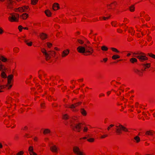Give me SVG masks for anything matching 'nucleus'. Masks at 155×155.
I'll list each match as a JSON object with an SVG mask.
<instances>
[{
    "instance_id": "55",
    "label": "nucleus",
    "mask_w": 155,
    "mask_h": 155,
    "mask_svg": "<svg viewBox=\"0 0 155 155\" xmlns=\"http://www.w3.org/2000/svg\"><path fill=\"white\" fill-rule=\"evenodd\" d=\"M114 125L113 124H110L107 127V130H110L111 129V128H112V127H114Z\"/></svg>"
},
{
    "instance_id": "26",
    "label": "nucleus",
    "mask_w": 155,
    "mask_h": 155,
    "mask_svg": "<svg viewBox=\"0 0 155 155\" xmlns=\"http://www.w3.org/2000/svg\"><path fill=\"white\" fill-rule=\"evenodd\" d=\"M124 89V86H121L120 87L119 90L116 92V93L117 95H120L121 94V92L120 91H121V92L123 91Z\"/></svg>"
},
{
    "instance_id": "33",
    "label": "nucleus",
    "mask_w": 155,
    "mask_h": 155,
    "mask_svg": "<svg viewBox=\"0 0 155 155\" xmlns=\"http://www.w3.org/2000/svg\"><path fill=\"white\" fill-rule=\"evenodd\" d=\"M154 132V131L152 130H150L147 131L145 133V135H152Z\"/></svg>"
},
{
    "instance_id": "35",
    "label": "nucleus",
    "mask_w": 155,
    "mask_h": 155,
    "mask_svg": "<svg viewBox=\"0 0 155 155\" xmlns=\"http://www.w3.org/2000/svg\"><path fill=\"white\" fill-rule=\"evenodd\" d=\"M135 107L137 109L138 108H141L142 107V105L140 104H139L138 102H136L135 103Z\"/></svg>"
},
{
    "instance_id": "42",
    "label": "nucleus",
    "mask_w": 155,
    "mask_h": 155,
    "mask_svg": "<svg viewBox=\"0 0 155 155\" xmlns=\"http://www.w3.org/2000/svg\"><path fill=\"white\" fill-rule=\"evenodd\" d=\"M129 10L131 12H134L135 10L134 5H131L129 7Z\"/></svg>"
},
{
    "instance_id": "34",
    "label": "nucleus",
    "mask_w": 155,
    "mask_h": 155,
    "mask_svg": "<svg viewBox=\"0 0 155 155\" xmlns=\"http://www.w3.org/2000/svg\"><path fill=\"white\" fill-rule=\"evenodd\" d=\"M111 24L112 26L115 27H117L120 25V23H118L116 21H113L112 22Z\"/></svg>"
},
{
    "instance_id": "64",
    "label": "nucleus",
    "mask_w": 155,
    "mask_h": 155,
    "mask_svg": "<svg viewBox=\"0 0 155 155\" xmlns=\"http://www.w3.org/2000/svg\"><path fill=\"white\" fill-rule=\"evenodd\" d=\"M108 60V59L107 58H105L103 59V61L104 62H106Z\"/></svg>"
},
{
    "instance_id": "30",
    "label": "nucleus",
    "mask_w": 155,
    "mask_h": 155,
    "mask_svg": "<svg viewBox=\"0 0 155 155\" xmlns=\"http://www.w3.org/2000/svg\"><path fill=\"white\" fill-rule=\"evenodd\" d=\"M5 71V66L1 63L0 61V71Z\"/></svg>"
},
{
    "instance_id": "49",
    "label": "nucleus",
    "mask_w": 155,
    "mask_h": 155,
    "mask_svg": "<svg viewBox=\"0 0 155 155\" xmlns=\"http://www.w3.org/2000/svg\"><path fill=\"white\" fill-rule=\"evenodd\" d=\"M69 118V116L67 114H64L63 116V119L64 120H67Z\"/></svg>"
},
{
    "instance_id": "40",
    "label": "nucleus",
    "mask_w": 155,
    "mask_h": 155,
    "mask_svg": "<svg viewBox=\"0 0 155 155\" xmlns=\"http://www.w3.org/2000/svg\"><path fill=\"white\" fill-rule=\"evenodd\" d=\"M1 77L2 78H8V77L7 76L5 72L4 71H2V72L1 74Z\"/></svg>"
},
{
    "instance_id": "18",
    "label": "nucleus",
    "mask_w": 155,
    "mask_h": 155,
    "mask_svg": "<svg viewBox=\"0 0 155 155\" xmlns=\"http://www.w3.org/2000/svg\"><path fill=\"white\" fill-rule=\"evenodd\" d=\"M130 96L129 94H126L123 97L121 98L122 101H123L124 103H125L127 101V98H128Z\"/></svg>"
},
{
    "instance_id": "29",
    "label": "nucleus",
    "mask_w": 155,
    "mask_h": 155,
    "mask_svg": "<svg viewBox=\"0 0 155 155\" xmlns=\"http://www.w3.org/2000/svg\"><path fill=\"white\" fill-rule=\"evenodd\" d=\"M128 31L130 33H131V35H134L135 31L133 29L132 27H129V28H128Z\"/></svg>"
},
{
    "instance_id": "47",
    "label": "nucleus",
    "mask_w": 155,
    "mask_h": 155,
    "mask_svg": "<svg viewBox=\"0 0 155 155\" xmlns=\"http://www.w3.org/2000/svg\"><path fill=\"white\" fill-rule=\"evenodd\" d=\"M88 130V128L87 126H84L83 128V131L84 133L87 132Z\"/></svg>"
},
{
    "instance_id": "9",
    "label": "nucleus",
    "mask_w": 155,
    "mask_h": 155,
    "mask_svg": "<svg viewBox=\"0 0 155 155\" xmlns=\"http://www.w3.org/2000/svg\"><path fill=\"white\" fill-rule=\"evenodd\" d=\"M73 151L74 154L77 155H85L83 152L80 150L78 146H74L73 148Z\"/></svg>"
},
{
    "instance_id": "27",
    "label": "nucleus",
    "mask_w": 155,
    "mask_h": 155,
    "mask_svg": "<svg viewBox=\"0 0 155 155\" xmlns=\"http://www.w3.org/2000/svg\"><path fill=\"white\" fill-rule=\"evenodd\" d=\"M134 71L135 73L140 76H141L143 74L142 71L141 70L137 69H135L134 70Z\"/></svg>"
},
{
    "instance_id": "58",
    "label": "nucleus",
    "mask_w": 155,
    "mask_h": 155,
    "mask_svg": "<svg viewBox=\"0 0 155 155\" xmlns=\"http://www.w3.org/2000/svg\"><path fill=\"white\" fill-rule=\"evenodd\" d=\"M25 137L27 138H29L31 137V136L29 134H26L25 135Z\"/></svg>"
},
{
    "instance_id": "52",
    "label": "nucleus",
    "mask_w": 155,
    "mask_h": 155,
    "mask_svg": "<svg viewBox=\"0 0 155 155\" xmlns=\"http://www.w3.org/2000/svg\"><path fill=\"white\" fill-rule=\"evenodd\" d=\"M23 27L21 25H19L18 27V29L19 31L21 32L23 29Z\"/></svg>"
},
{
    "instance_id": "21",
    "label": "nucleus",
    "mask_w": 155,
    "mask_h": 155,
    "mask_svg": "<svg viewBox=\"0 0 155 155\" xmlns=\"http://www.w3.org/2000/svg\"><path fill=\"white\" fill-rule=\"evenodd\" d=\"M52 8L54 10H57L60 8L59 5L58 3H54L53 5Z\"/></svg>"
},
{
    "instance_id": "46",
    "label": "nucleus",
    "mask_w": 155,
    "mask_h": 155,
    "mask_svg": "<svg viewBox=\"0 0 155 155\" xmlns=\"http://www.w3.org/2000/svg\"><path fill=\"white\" fill-rule=\"evenodd\" d=\"M81 114L84 116H85L87 114L86 111L84 109H81Z\"/></svg>"
},
{
    "instance_id": "57",
    "label": "nucleus",
    "mask_w": 155,
    "mask_h": 155,
    "mask_svg": "<svg viewBox=\"0 0 155 155\" xmlns=\"http://www.w3.org/2000/svg\"><path fill=\"white\" fill-rule=\"evenodd\" d=\"M26 35H24L23 36H21L20 37V38L21 39V40H24V41H25V39H25V38H26Z\"/></svg>"
},
{
    "instance_id": "14",
    "label": "nucleus",
    "mask_w": 155,
    "mask_h": 155,
    "mask_svg": "<svg viewBox=\"0 0 155 155\" xmlns=\"http://www.w3.org/2000/svg\"><path fill=\"white\" fill-rule=\"evenodd\" d=\"M8 125V126H7L8 127H10L12 128H14L15 126V121L14 120H10Z\"/></svg>"
},
{
    "instance_id": "44",
    "label": "nucleus",
    "mask_w": 155,
    "mask_h": 155,
    "mask_svg": "<svg viewBox=\"0 0 155 155\" xmlns=\"http://www.w3.org/2000/svg\"><path fill=\"white\" fill-rule=\"evenodd\" d=\"M110 49L112 50V51L116 53H119L120 51H118L117 49L114 48H110Z\"/></svg>"
},
{
    "instance_id": "36",
    "label": "nucleus",
    "mask_w": 155,
    "mask_h": 155,
    "mask_svg": "<svg viewBox=\"0 0 155 155\" xmlns=\"http://www.w3.org/2000/svg\"><path fill=\"white\" fill-rule=\"evenodd\" d=\"M130 61L131 63L134 64L135 63L137 62V60L136 58H133L130 59Z\"/></svg>"
},
{
    "instance_id": "4",
    "label": "nucleus",
    "mask_w": 155,
    "mask_h": 155,
    "mask_svg": "<svg viewBox=\"0 0 155 155\" xmlns=\"http://www.w3.org/2000/svg\"><path fill=\"white\" fill-rule=\"evenodd\" d=\"M19 15L17 13L11 14L8 17V21L12 22H18L19 21Z\"/></svg>"
},
{
    "instance_id": "51",
    "label": "nucleus",
    "mask_w": 155,
    "mask_h": 155,
    "mask_svg": "<svg viewBox=\"0 0 155 155\" xmlns=\"http://www.w3.org/2000/svg\"><path fill=\"white\" fill-rule=\"evenodd\" d=\"M46 44L48 48H51L52 46V44L50 42L47 43Z\"/></svg>"
},
{
    "instance_id": "12",
    "label": "nucleus",
    "mask_w": 155,
    "mask_h": 155,
    "mask_svg": "<svg viewBox=\"0 0 155 155\" xmlns=\"http://www.w3.org/2000/svg\"><path fill=\"white\" fill-rule=\"evenodd\" d=\"M86 44H85L84 46H78L77 48V51L79 53L84 54V55Z\"/></svg>"
},
{
    "instance_id": "53",
    "label": "nucleus",
    "mask_w": 155,
    "mask_h": 155,
    "mask_svg": "<svg viewBox=\"0 0 155 155\" xmlns=\"http://www.w3.org/2000/svg\"><path fill=\"white\" fill-rule=\"evenodd\" d=\"M4 32V30L2 28L0 27V35H2Z\"/></svg>"
},
{
    "instance_id": "13",
    "label": "nucleus",
    "mask_w": 155,
    "mask_h": 155,
    "mask_svg": "<svg viewBox=\"0 0 155 155\" xmlns=\"http://www.w3.org/2000/svg\"><path fill=\"white\" fill-rule=\"evenodd\" d=\"M28 151L30 155H38L37 153L34 151V147L32 145L29 147Z\"/></svg>"
},
{
    "instance_id": "31",
    "label": "nucleus",
    "mask_w": 155,
    "mask_h": 155,
    "mask_svg": "<svg viewBox=\"0 0 155 155\" xmlns=\"http://www.w3.org/2000/svg\"><path fill=\"white\" fill-rule=\"evenodd\" d=\"M143 66V71H146L147 69L149 68L150 66V63H147L144 64Z\"/></svg>"
},
{
    "instance_id": "39",
    "label": "nucleus",
    "mask_w": 155,
    "mask_h": 155,
    "mask_svg": "<svg viewBox=\"0 0 155 155\" xmlns=\"http://www.w3.org/2000/svg\"><path fill=\"white\" fill-rule=\"evenodd\" d=\"M50 132V130L49 129H45L44 130L43 133L44 134H48Z\"/></svg>"
},
{
    "instance_id": "8",
    "label": "nucleus",
    "mask_w": 155,
    "mask_h": 155,
    "mask_svg": "<svg viewBox=\"0 0 155 155\" xmlns=\"http://www.w3.org/2000/svg\"><path fill=\"white\" fill-rule=\"evenodd\" d=\"M14 10L16 12H27L29 10V8L28 6H24L22 7L15 8Z\"/></svg>"
},
{
    "instance_id": "37",
    "label": "nucleus",
    "mask_w": 155,
    "mask_h": 155,
    "mask_svg": "<svg viewBox=\"0 0 155 155\" xmlns=\"http://www.w3.org/2000/svg\"><path fill=\"white\" fill-rule=\"evenodd\" d=\"M120 58V56L117 54H114V55L112 57V59L115 60L117 59H119Z\"/></svg>"
},
{
    "instance_id": "60",
    "label": "nucleus",
    "mask_w": 155,
    "mask_h": 155,
    "mask_svg": "<svg viewBox=\"0 0 155 155\" xmlns=\"http://www.w3.org/2000/svg\"><path fill=\"white\" fill-rule=\"evenodd\" d=\"M35 142L38 141V138L36 137H35L33 138Z\"/></svg>"
},
{
    "instance_id": "17",
    "label": "nucleus",
    "mask_w": 155,
    "mask_h": 155,
    "mask_svg": "<svg viewBox=\"0 0 155 155\" xmlns=\"http://www.w3.org/2000/svg\"><path fill=\"white\" fill-rule=\"evenodd\" d=\"M70 50L68 49L64 50L61 54V57L64 58L66 57L69 53Z\"/></svg>"
},
{
    "instance_id": "32",
    "label": "nucleus",
    "mask_w": 155,
    "mask_h": 155,
    "mask_svg": "<svg viewBox=\"0 0 155 155\" xmlns=\"http://www.w3.org/2000/svg\"><path fill=\"white\" fill-rule=\"evenodd\" d=\"M45 13L48 17H50L51 15V13L49 10H46L45 11Z\"/></svg>"
},
{
    "instance_id": "11",
    "label": "nucleus",
    "mask_w": 155,
    "mask_h": 155,
    "mask_svg": "<svg viewBox=\"0 0 155 155\" xmlns=\"http://www.w3.org/2000/svg\"><path fill=\"white\" fill-rule=\"evenodd\" d=\"M81 123H78L76 124L74 127L71 124V127L74 130L77 132H80L81 130Z\"/></svg>"
},
{
    "instance_id": "50",
    "label": "nucleus",
    "mask_w": 155,
    "mask_h": 155,
    "mask_svg": "<svg viewBox=\"0 0 155 155\" xmlns=\"http://www.w3.org/2000/svg\"><path fill=\"white\" fill-rule=\"evenodd\" d=\"M129 20L127 18H124L123 22L125 24L129 22Z\"/></svg>"
},
{
    "instance_id": "54",
    "label": "nucleus",
    "mask_w": 155,
    "mask_h": 155,
    "mask_svg": "<svg viewBox=\"0 0 155 155\" xmlns=\"http://www.w3.org/2000/svg\"><path fill=\"white\" fill-rule=\"evenodd\" d=\"M24 153V152L23 151H21L18 152L16 154V155H23Z\"/></svg>"
},
{
    "instance_id": "61",
    "label": "nucleus",
    "mask_w": 155,
    "mask_h": 155,
    "mask_svg": "<svg viewBox=\"0 0 155 155\" xmlns=\"http://www.w3.org/2000/svg\"><path fill=\"white\" fill-rule=\"evenodd\" d=\"M41 107L42 108H44L45 107V104L44 103H42L41 104Z\"/></svg>"
},
{
    "instance_id": "20",
    "label": "nucleus",
    "mask_w": 155,
    "mask_h": 155,
    "mask_svg": "<svg viewBox=\"0 0 155 155\" xmlns=\"http://www.w3.org/2000/svg\"><path fill=\"white\" fill-rule=\"evenodd\" d=\"M133 141L134 143H138L140 141V139L138 136H137L134 137Z\"/></svg>"
},
{
    "instance_id": "43",
    "label": "nucleus",
    "mask_w": 155,
    "mask_h": 155,
    "mask_svg": "<svg viewBox=\"0 0 155 155\" xmlns=\"http://www.w3.org/2000/svg\"><path fill=\"white\" fill-rule=\"evenodd\" d=\"M39 0H31V4L35 5H36Z\"/></svg>"
},
{
    "instance_id": "22",
    "label": "nucleus",
    "mask_w": 155,
    "mask_h": 155,
    "mask_svg": "<svg viewBox=\"0 0 155 155\" xmlns=\"http://www.w3.org/2000/svg\"><path fill=\"white\" fill-rule=\"evenodd\" d=\"M8 59L5 56L2 54H0V60L3 62H6L8 61Z\"/></svg>"
},
{
    "instance_id": "16",
    "label": "nucleus",
    "mask_w": 155,
    "mask_h": 155,
    "mask_svg": "<svg viewBox=\"0 0 155 155\" xmlns=\"http://www.w3.org/2000/svg\"><path fill=\"white\" fill-rule=\"evenodd\" d=\"M117 3L116 2H114L110 4L107 5V8L109 9H114Z\"/></svg>"
},
{
    "instance_id": "28",
    "label": "nucleus",
    "mask_w": 155,
    "mask_h": 155,
    "mask_svg": "<svg viewBox=\"0 0 155 155\" xmlns=\"http://www.w3.org/2000/svg\"><path fill=\"white\" fill-rule=\"evenodd\" d=\"M25 42L26 44V45L29 46H31L32 45V42L31 41H29V40L25 39Z\"/></svg>"
},
{
    "instance_id": "24",
    "label": "nucleus",
    "mask_w": 155,
    "mask_h": 155,
    "mask_svg": "<svg viewBox=\"0 0 155 155\" xmlns=\"http://www.w3.org/2000/svg\"><path fill=\"white\" fill-rule=\"evenodd\" d=\"M28 15L27 13H23L20 16L21 19L23 20H26L28 17Z\"/></svg>"
},
{
    "instance_id": "6",
    "label": "nucleus",
    "mask_w": 155,
    "mask_h": 155,
    "mask_svg": "<svg viewBox=\"0 0 155 155\" xmlns=\"http://www.w3.org/2000/svg\"><path fill=\"white\" fill-rule=\"evenodd\" d=\"M89 44L90 42L89 41H87L85 45L84 55H90L93 52L94 50L93 48L88 45Z\"/></svg>"
},
{
    "instance_id": "3",
    "label": "nucleus",
    "mask_w": 155,
    "mask_h": 155,
    "mask_svg": "<svg viewBox=\"0 0 155 155\" xmlns=\"http://www.w3.org/2000/svg\"><path fill=\"white\" fill-rule=\"evenodd\" d=\"M116 127V133L118 134H121L122 133V131L125 132H130V129L120 124H117Z\"/></svg>"
},
{
    "instance_id": "10",
    "label": "nucleus",
    "mask_w": 155,
    "mask_h": 155,
    "mask_svg": "<svg viewBox=\"0 0 155 155\" xmlns=\"http://www.w3.org/2000/svg\"><path fill=\"white\" fill-rule=\"evenodd\" d=\"M81 102H79L78 103H76L74 104H72L71 105H66L65 107H69L73 109V111H76L77 110L76 109H74L78 106L81 104Z\"/></svg>"
},
{
    "instance_id": "2",
    "label": "nucleus",
    "mask_w": 155,
    "mask_h": 155,
    "mask_svg": "<svg viewBox=\"0 0 155 155\" xmlns=\"http://www.w3.org/2000/svg\"><path fill=\"white\" fill-rule=\"evenodd\" d=\"M41 51L45 55L47 61H49L51 57H54L55 56V52L54 51H50L47 52L45 49L43 48L41 49Z\"/></svg>"
},
{
    "instance_id": "19",
    "label": "nucleus",
    "mask_w": 155,
    "mask_h": 155,
    "mask_svg": "<svg viewBox=\"0 0 155 155\" xmlns=\"http://www.w3.org/2000/svg\"><path fill=\"white\" fill-rule=\"evenodd\" d=\"M84 38L78 39H77L76 42L77 44L80 45H81L84 44L86 43L84 41Z\"/></svg>"
},
{
    "instance_id": "48",
    "label": "nucleus",
    "mask_w": 155,
    "mask_h": 155,
    "mask_svg": "<svg viewBox=\"0 0 155 155\" xmlns=\"http://www.w3.org/2000/svg\"><path fill=\"white\" fill-rule=\"evenodd\" d=\"M109 18H110V17H100L99 18L100 20H107Z\"/></svg>"
},
{
    "instance_id": "41",
    "label": "nucleus",
    "mask_w": 155,
    "mask_h": 155,
    "mask_svg": "<svg viewBox=\"0 0 155 155\" xmlns=\"http://www.w3.org/2000/svg\"><path fill=\"white\" fill-rule=\"evenodd\" d=\"M19 51V49L17 47H15L13 49V51L15 53H18Z\"/></svg>"
},
{
    "instance_id": "1",
    "label": "nucleus",
    "mask_w": 155,
    "mask_h": 155,
    "mask_svg": "<svg viewBox=\"0 0 155 155\" xmlns=\"http://www.w3.org/2000/svg\"><path fill=\"white\" fill-rule=\"evenodd\" d=\"M13 78V76L11 74L8 76L7 78V84L6 85H1L0 84V92H3L5 88L7 89H10L12 86V80Z\"/></svg>"
},
{
    "instance_id": "15",
    "label": "nucleus",
    "mask_w": 155,
    "mask_h": 155,
    "mask_svg": "<svg viewBox=\"0 0 155 155\" xmlns=\"http://www.w3.org/2000/svg\"><path fill=\"white\" fill-rule=\"evenodd\" d=\"M51 150L54 153H57L58 150V148L55 145L51 146L50 148Z\"/></svg>"
},
{
    "instance_id": "63",
    "label": "nucleus",
    "mask_w": 155,
    "mask_h": 155,
    "mask_svg": "<svg viewBox=\"0 0 155 155\" xmlns=\"http://www.w3.org/2000/svg\"><path fill=\"white\" fill-rule=\"evenodd\" d=\"M104 94L103 93H101L99 95V97H104Z\"/></svg>"
},
{
    "instance_id": "5",
    "label": "nucleus",
    "mask_w": 155,
    "mask_h": 155,
    "mask_svg": "<svg viewBox=\"0 0 155 155\" xmlns=\"http://www.w3.org/2000/svg\"><path fill=\"white\" fill-rule=\"evenodd\" d=\"M134 54H136L137 55H134L133 57H135L138 58L141 61H143L148 59L147 58L146 55L143 53L138 52L137 53H134Z\"/></svg>"
},
{
    "instance_id": "38",
    "label": "nucleus",
    "mask_w": 155,
    "mask_h": 155,
    "mask_svg": "<svg viewBox=\"0 0 155 155\" xmlns=\"http://www.w3.org/2000/svg\"><path fill=\"white\" fill-rule=\"evenodd\" d=\"M101 50L103 51H107L108 50V48L106 46L104 45L101 47Z\"/></svg>"
},
{
    "instance_id": "25",
    "label": "nucleus",
    "mask_w": 155,
    "mask_h": 155,
    "mask_svg": "<svg viewBox=\"0 0 155 155\" xmlns=\"http://www.w3.org/2000/svg\"><path fill=\"white\" fill-rule=\"evenodd\" d=\"M15 2L13 0H8V1L7 3L8 5V7L11 8V7H10V6L13 5H14Z\"/></svg>"
},
{
    "instance_id": "23",
    "label": "nucleus",
    "mask_w": 155,
    "mask_h": 155,
    "mask_svg": "<svg viewBox=\"0 0 155 155\" xmlns=\"http://www.w3.org/2000/svg\"><path fill=\"white\" fill-rule=\"evenodd\" d=\"M40 37L41 40H44L47 38L48 35L46 34L42 33L40 34Z\"/></svg>"
},
{
    "instance_id": "56",
    "label": "nucleus",
    "mask_w": 155,
    "mask_h": 155,
    "mask_svg": "<svg viewBox=\"0 0 155 155\" xmlns=\"http://www.w3.org/2000/svg\"><path fill=\"white\" fill-rule=\"evenodd\" d=\"M108 136V135L107 134H104L103 135H102L100 138L101 139L104 138Z\"/></svg>"
},
{
    "instance_id": "45",
    "label": "nucleus",
    "mask_w": 155,
    "mask_h": 155,
    "mask_svg": "<svg viewBox=\"0 0 155 155\" xmlns=\"http://www.w3.org/2000/svg\"><path fill=\"white\" fill-rule=\"evenodd\" d=\"M87 140L88 142L90 143H93L95 139L93 138H90L87 139Z\"/></svg>"
},
{
    "instance_id": "59",
    "label": "nucleus",
    "mask_w": 155,
    "mask_h": 155,
    "mask_svg": "<svg viewBox=\"0 0 155 155\" xmlns=\"http://www.w3.org/2000/svg\"><path fill=\"white\" fill-rule=\"evenodd\" d=\"M149 56L154 58H155V55L152 54V53L148 54Z\"/></svg>"
},
{
    "instance_id": "62",
    "label": "nucleus",
    "mask_w": 155,
    "mask_h": 155,
    "mask_svg": "<svg viewBox=\"0 0 155 155\" xmlns=\"http://www.w3.org/2000/svg\"><path fill=\"white\" fill-rule=\"evenodd\" d=\"M123 31L120 29H117V32L119 33H121Z\"/></svg>"
},
{
    "instance_id": "7",
    "label": "nucleus",
    "mask_w": 155,
    "mask_h": 155,
    "mask_svg": "<svg viewBox=\"0 0 155 155\" xmlns=\"http://www.w3.org/2000/svg\"><path fill=\"white\" fill-rule=\"evenodd\" d=\"M5 103L7 105V108H9L11 106H12L15 104V101L13 100L12 98L9 96L6 97Z\"/></svg>"
}]
</instances>
